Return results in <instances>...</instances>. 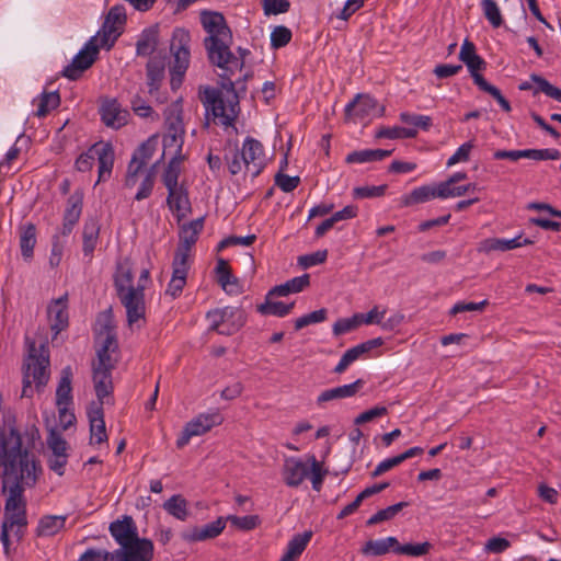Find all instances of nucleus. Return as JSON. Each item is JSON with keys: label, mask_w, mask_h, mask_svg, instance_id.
Returning <instances> with one entry per match:
<instances>
[{"label": "nucleus", "mask_w": 561, "mask_h": 561, "mask_svg": "<svg viewBox=\"0 0 561 561\" xmlns=\"http://www.w3.org/2000/svg\"><path fill=\"white\" fill-rule=\"evenodd\" d=\"M183 160L184 156L182 152H174V156L167 164L162 174V183L167 190L180 185L179 178L181 175V164Z\"/></svg>", "instance_id": "37"}, {"label": "nucleus", "mask_w": 561, "mask_h": 561, "mask_svg": "<svg viewBox=\"0 0 561 561\" xmlns=\"http://www.w3.org/2000/svg\"><path fill=\"white\" fill-rule=\"evenodd\" d=\"M190 270V262L173 259L172 262V277L165 289V295L175 299L181 296L183 288L186 285L187 274Z\"/></svg>", "instance_id": "23"}, {"label": "nucleus", "mask_w": 561, "mask_h": 561, "mask_svg": "<svg viewBox=\"0 0 561 561\" xmlns=\"http://www.w3.org/2000/svg\"><path fill=\"white\" fill-rule=\"evenodd\" d=\"M134 273L127 264H118L116 274L114 276V286L117 296L126 294L129 290H135L137 287L133 285Z\"/></svg>", "instance_id": "40"}, {"label": "nucleus", "mask_w": 561, "mask_h": 561, "mask_svg": "<svg viewBox=\"0 0 561 561\" xmlns=\"http://www.w3.org/2000/svg\"><path fill=\"white\" fill-rule=\"evenodd\" d=\"M432 545L427 541L422 543H405L401 545L399 541L396 545L394 553L409 557H422L430 552Z\"/></svg>", "instance_id": "51"}, {"label": "nucleus", "mask_w": 561, "mask_h": 561, "mask_svg": "<svg viewBox=\"0 0 561 561\" xmlns=\"http://www.w3.org/2000/svg\"><path fill=\"white\" fill-rule=\"evenodd\" d=\"M360 321H359V318H358V314L355 313L353 317L351 318H342V319H339L334 324H333V334L335 336H339V335H342V334H345V333H348L353 330H355L356 328H358L360 325Z\"/></svg>", "instance_id": "60"}, {"label": "nucleus", "mask_w": 561, "mask_h": 561, "mask_svg": "<svg viewBox=\"0 0 561 561\" xmlns=\"http://www.w3.org/2000/svg\"><path fill=\"white\" fill-rule=\"evenodd\" d=\"M481 8L484 18L494 28H497L503 24V18L500 8L494 0H482Z\"/></svg>", "instance_id": "52"}, {"label": "nucleus", "mask_w": 561, "mask_h": 561, "mask_svg": "<svg viewBox=\"0 0 561 561\" xmlns=\"http://www.w3.org/2000/svg\"><path fill=\"white\" fill-rule=\"evenodd\" d=\"M198 236L194 234L190 230H184L181 228L180 231V243L175 250L174 257L176 260L182 259L184 262H188L190 252L192 247L196 243Z\"/></svg>", "instance_id": "44"}, {"label": "nucleus", "mask_w": 561, "mask_h": 561, "mask_svg": "<svg viewBox=\"0 0 561 561\" xmlns=\"http://www.w3.org/2000/svg\"><path fill=\"white\" fill-rule=\"evenodd\" d=\"M289 7L288 0H263V10L266 15L286 13Z\"/></svg>", "instance_id": "61"}, {"label": "nucleus", "mask_w": 561, "mask_h": 561, "mask_svg": "<svg viewBox=\"0 0 561 561\" xmlns=\"http://www.w3.org/2000/svg\"><path fill=\"white\" fill-rule=\"evenodd\" d=\"M417 135V130L415 128L408 127H382L380 128L376 136L378 138H387V139H401V138H414Z\"/></svg>", "instance_id": "48"}, {"label": "nucleus", "mask_w": 561, "mask_h": 561, "mask_svg": "<svg viewBox=\"0 0 561 561\" xmlns=\"http://www.w3.org/2000/svg\"><path fill=\"white\" fill-rule=\"evenodd\" d=\"M42 468L35 455L23 445L21 434L13 427L0 432V481L1 494L5 497L1 526L7 534L13 531L21 541L27 526L26 489L35 486Z\"/></svg>", "instance_id": "2"}, {"label": "nucleus", "mask_w": 561, "mask_h": 561, "mask_svg": "<svg viewBox=\"0 0 561 561\" xmlns=\"http://www.w3.org/2000/svg\"><path fill=\"white\" fill-rule=\"evenodd\" d=\"M164 78V62L161 59L152 58L147 64V83L149 94L156 95L157 101L163 103L165 98L159 95V87Z\"/></svg>", "instance_id": "27"}, {"label": "nucleus", "mask_w": 561, "mask_h": 561, "mask_svg": "<svg viewBox=\"0 0 561 561\" xmlns=\"http://www.w3.org/2000/svg\"><path fill=\"white\" fill-rule=\"evenodd\" d=\"M163 510L179 520H186L190 511L187 501L180 494L172 495L163 503Z\"/></svg>", "instance_id": "43"}, {"label": "nucleus", "mask_w": 561, "mask_h": 561, "mask_svg": "<svg viewBox=\"0 0 561 561\" xmlns=\"http://www.w3.org/2000/svg\"><path fill=\"white\" fill-rule=\"evenodd\" d=\"M90 423V444H102L107 440L104 410L100 404H90L87 411Z\"/></svg>", "instance_id": "21"}, {"label": "nucleus", "mask_w": 561, "mask_h": 561, "mask_svg": "<svg viewBox=\"0 0 561 561\" xmlns=\"http://www.w3.org/2000/svg\"><path fill=\"white\" fill-rule=\"evenodd\" d=\"M49 379V354L44 345L36 348L35 343L30 345L28 355L23 364L22 397H32V383L37 390L44 388Z\"/></svg>", "instance_id": "3"}, {"label": "nucleus", "mask_w": 561, "mask_h": 561, "mask_svg": "<svg viewBox=\"0 0 561 561\" xmlns=\"http://www.w3.org/2000/svg\"><path fill=\"white\" fill-rule=\"evenodd\" d=\"M268 298L270 297H266V301L257 307V311L261 314L285 317L291 311L294 307V302L284 304L282 301H270Z\"/></svg>", "instance_id": "47"}, {"label": "nucleus", "mask_w": 561, "mask_h": 561, "mask_svg": "<svg viewBox=\"0 0 561 561\" xmlns=\"http://www.w3.org/2000/svg\"><path fill=\"white\" fill-rule=\"evenodd\" d=\"M93 383L98 401L90 404H100L103 408L104 404L113 402L112 371L93 370Z\"/></svg>", "instance_id": "24"}, {"label": "nucleus", "mask_w": 561, "mask_h": 561, "mask_svg": "<svg viewBox=\"0 0 561 561\" xmlns=\"http://www.w3.org/2000/svg\"><path fill=\"white\" fill-rule=\"evenodd\" d=\"M520 236L513 239L488 238L482 240L478 245L480 253L489 254L493 251H510L519 248Z\"/></svg>", "instance_id": "35"}, {"label": "nucleus", "mask_w": 561, "mask_h": 561, "mask_svg": "<svg viewBox=\"0 0 561 561\" xmlns=\"http://www.w3.org/2000/svg\"><path fill=\"white\" fill-rule=\"evenodd\" d=\"M299 183H300L299 176H289L282 172H278L275 175V184L285 193L293 192L295 188H297Z\"/></svg>", "instance_id": "63"}, {"label": "nucleus", "mask_w": 561, "mask_h": 561, "mask_svg": "<svg viewBox=\"0 0 561 561\" xmlns=\"http://www.w3.org/2000/svg\"><path fill=\"white\" fill-rule=\"evenodd\" d=\"M145 286L137 285V289L129 290L126 294L117 296L121 304L126 309L128 325L137 323L139 320L145 318L146 304H145Z\"/></svg>", "instance_id": "15"}, {"label": "nucleus", "mask_w": 561, "mask_h": 561, "mask_svg": "<svg viewBox=\"0 0 561 561\" xmlns=\"http://www.w3.org/2000/svg\"><path fill=\"white\" fill-rule=\"evenodd\" d=\"M126 23V12L123 5L112 7L105 20L96 33V43L106 49H111L123 33Z\"/></svg>", "instance_id": "7"}, {"label": "nucleus", "mask_w": 561, "mask_h": 561, "mask_svg": "<svg viewBox=\"0 0 561 561\" xmlns=\"http://www.w3.org/2000/svg\"><path fill=\"white\" fill-rule=\"evenodd\" d=\"M36 244V227L34 224H26L21 228L20 248L24 260L33 257V250Z\"/></svg>", "instance_id": "41"}, {"label": "nucleus", "mask_w": 561, "mask_h": 561, "mask_svg": "<svg viewBox=\"0 0 561 561\" xmlns=\"http://www.w3.org/2000/svg\"><path fill=\"white\" fill-rule=\"evenodd\" d=\"M100 113L102 122L107 127L115 129L126 125L129 115L116 100L105 101L101 106Z\"/></svg>", "instance_id": "25"}, {"label": "nucleus", "mask_w": 561, "mask_h": 561, "mask_svg": "<svg viewBox=\"0 0 561 561\" xmlns=\"http://www.w3.org/2000/svg\"><path fill=\"white\" fill-rule=\"evenodd\" d=\"M439 183L436 186L423 185L414 188L410 194L402 197V206H412L438 198Z\"/></svg>", "instance_id": "33"}, {"label": "nucleus", "mask_w": 561, "mask_h": 561, "mask_svg": "<svg viewBox=\"0 0 561 561\" xmlns=\"http://www.w3.org/2000/svg\"><path fill=\"white\" fill-rule=\"evenodd\" d=\"M217 280L222 289L229 295L240 293L238 279L232 275L229 264L226 260L219 259L216 265Z\"/></svg>", "instance_id": "30"}, {"label": "nucleus", "mask_w": 561, "mask_h": 561, "mask_svg": "<svg viewBox=\"0 0 561 561\" xmlns=\"http://www.w3.org/2000/svg\"><path fill=\"white\" fill-rule=\"evenodd\" d=\"M157 144V136H151L134 151L127 168L125 186L134 187L137 184L138 174L153 156Z\"/></svg>", "instance_id": "11"}, {"label": "nucleus", "mask_w": 561, "mask_h": 561, "mask_svg": "<svg viewBox=\"0 0 561 561\" xmlns=\"http://www.w3.org/2000/svg\"><path fill=\"white\" fill-rule=\"evenodd\" d=\"M164 127V150L174 148V152H182L185 128L183 124V108L181 100H176L165 108Z\"/></svg>", "instance_id": "6"}, {"label": "nucleus", "mask_w": 561, "mask_h": 561, "mask_svg": "<svg viewBox=\"0 0 561 561\" xmlns=\"http://www.w3.org/2000/svg\"><path fill=\"white\" fill-rule=\"evenodd\" d=\"M328 311L324 308H321L319 310L312 311L308 314H305L295 321V329L301 330L305 327H308L313 323H320L323 322L327 319Z\"/></svg>", "instance_id": "59"}, {"label": "nucleus", "mask_w": 561, "mask_h": 561, "mask_svg": "<svg viewBox=\"0 0 561 561\" xmlns=\"http://www.w3.org/2000/svg\"><path fill=\"white\" fill-rule=\"evenodd\" d=\"M392 150L386 149H365L359 151L350 152L345 161L347 163H365L371 161H380L389 156H391Z\"/></svg>", "instance_id": "39"}, {"label": "nucleus", "mask_w": 561, "mask_h": 561, "mask_svg": "<svg viewBox=\"0 0 561 561\" xmlns=\"http://www.w3.org/2000/svg\"><path fill=\"white\" fill-rule=\"evenodd\" d=\"M377 113V101L367 94H358L351 103L345 106V116L347 119H366Z\"/></svg>", "instance_id": "17"}, {"label": "nucleus", "mask_w": 561, "mask_h": 561, "mask_svg": "<svg viewBox=\"0 0 561 561\" xmlns=\"http://www.w3.org/2000/svg\"><path fill=\"white\" fill-rule=\"evenodd\" d=\"M83 206V194L79 191H76L73 194L69 196L67 199V206L64 213L62 221L77 225Z\"/></svg>", "instance_id": "42"}, {"label": "nucleus", "mask_w": 561, "mask_h": 561, "mask_svg": "<svg viewBox=\"0 0 561 561\" xmlns=\"http://www.w3.org/2000/svg\"><path fill=\"white\" fill-rule=\"evenodd\" d=\"M60 104V95L55 92H43L38 98L37 110L35 115L38 117L46 116L51 110L58 107Z\"/></svg>", "instance_id": "45"}, {"label": "nucleus", "mask_w": 561, "mask_h": 561, "mask_svg": "<svg viewBox=\"0 0 561 561\" xmlns=\"http://www.w3.org/2000/svg\"><path fill=\"white\" fill-rule=\"evenodd\" d=\"M100 47L101 46L96 43V36H92L73 57L72 61L65 67L62 75L70 80L79 79L96 60Z\"/></svg>", "instance_id": "10"}, {"label": "nucleus", "mask_w": 561, "mask_h": 561, "mask_svg": "<svg viewBox=\"0 0 561 561\" xmlns=\"http://www.w3.org/2000/svg\"><path fill=\"white\" fill-rule=\"evenodd\" d=\"M159 42V26L153 25L148 28H145L139 39L136 43V53L138 56H149L151 55Z\"/></svg>", "instance_id": "32"}, {"label": "nucleus", "mask_w": 561, "mask_h": 561, "mask_svg": "<svg viewBox=\"0 0 561 561\" xmlns=\"http://www.w3.org/2000/svg\"><path fill=\"white\" fill-rule=\"evenodd\" d=\"M312 537V531H305L302 534L295 535L288 542L286 551L282 557L280 561H295L306 549Z\"/></svg>", "instance_id": "36"}, {"label": "nucleus", "mask_w": 561, "mask_h": 561, "mask_svg": "<svg viewBox=\"0 0 561 561\" xmlns=\"http://www.w3.org/2000/svg\"><path fill=\"white\" fill-rule=\"evenodd\" d=\"M530 80L536 84V88L534 89V94L542 92L547 96L561 102V89L552 85L548 80L538 75H531Z\"/></svg>", "instance_id": "50"}, {"label": "nucleus", "mask_w": 561, "mask_h": 561, "mask_svg": "<svg viewBox=\"0 0 561 561\" xmlns=\"http://www.w3.org/2000/svg\"><path fill=\"white\" fill-rule=\"evenodd\" d=\"M224 416L218 410L207 413H201L190 422H187L176 439L179 449L185 447L192 437L201 436L209 432L213 427L220 425Z\"/></svg>", "instance_id": "8"}, {"label": "nucleus", "mask_w": 561, "mask_h": 561, "mask_svg": "<svg viewBox=\"0 0 561 561\" xmlns=\"http://www.w3.org/2000/svg\"><path fill=\"white\" fill-rule=\"evenodd\" d=\"M240 152L245 170L253 178L257 176L265 167L263 145L254 138L247 137Z\"/></svg>", "instance_id": "13"}, {"label": "nucleus", "mask_w": 561, "mask_h": 561, "mask_svg": "<svg viewBox=\"0 0 561 561\" xmlns=\"http://www.w3.org/2000/svg\"><path fill=\"white\" fill-rule=\"evenodd\" d=\"M72 369L70 366H66L61 370L58 387L56 389V405H70L72 403Z\"/></svg>", "instance_id": "34"}, {"label": "nucleus", "mask_w": 561, "mask_h": 561, "mask_svg": "<svg viewBox=\"0 0 561 561\" xmlns=\"http://www.w3.org/2000/svg\"><path fill=\"white\" fill-rule=\"evenodd\" d=\"M100 228V222L94 217L88 218L84 221L82 231V251L85 256H92L99 241Z\"/></svg>", "instance_id": "29"}, {"label": "nucleus", "mask_w": 561, "mask_h": 561, "mask_svg": "<svg viewBox=\"0 0 561 561\" xmlns=\"http://www.w3.org/2000/svg\"><path fill=\"white\" fill-rule=\"evenodd\" d=\"M229 313H232L229 308L208 311L206 317L209 320L210 329L217 331L220 334H228V332L221 329V325L226 321Z\"/></svg>", "instance_id": "57"}, {"label": "nucleus", "mask_w": 561, "mask_h": 561, "mask_svg": "<svg viewBox=\"0 0 561 561\" xmlns=\"http://www.w3.org/2000/svg\"><path fill=\"white\" fill-rule=\"evenodd\" d=\"M409 505L408 502H399L397 504L390 505L386 508L378 511L376 514L370 516L366 520L367 526H373L386 520L392 519L398 513H400L404 507Z\"/></svg>", "instance_id": "46"}, {"label": "nucleus", "mask_w": 561, "mask_h": 561, "mask_svg": "<svg viewBox=\"0 0 561 561\" xmlns=\"http://www.w3.org/2000/svg\"><path fill=\"white\" fill-rule=\"evenodd\" d=\"M226 517H218L216 520L203 526H195L182 534L183 540L197 542L218 537L226 528Z\"/></svg>", "instance_id": "16"}, {"label": "nucleus", "mask_w": 561, "mask_h": 561, "mask_svg": "<svg viewBox=\"0 0 561 561\" xmlns=\"http://www.w3.org/2000/svg\"><path fill=\"white\" fill-rule=\"evenodd\" d=\"M382 344L383 340L381 337H376L348 348L342 355L340 362L335 366L334 373L342 374L352 363L357 360L363 354L368 353L373 348L381 346Z\"/></svg>", "instance_id": "22"}, {"label": "nucleus", "mask_w": 561, "mask_h": 561, "mask_svg": "<svg viewBox=\"0 0 561 561\" xmlns=\"http://www.w3.org/2000/svg\"><path fill=\"white\" fill-rule=\"evenodd\" d=\"M67 302L68 295L65 294L58 299L53 300L47 308L50 329L55 334L60 333L69 324Z\"/></svg>", "instance_id": "20"}, {"label": "nucleus", "mask_w": 561, "mask_h": 561, "mask_svg": "<svg viewBox=\"0 0 561 561\" xmlns=\"http://www.w3.org/2000/svg\"><path fill=\"white\" fill-rule=\"evenodd\" d=\"M201 23L208 34L204 39V46L209 61L220 68V85L231 94L224 99L221 91L205 87L199 92V99L218 124L228 127L232 126L239 111V94L245 93V82L252 78V73H245L242 80L233 81L231 77L242 70L243 61L239 60L230 49L233 42L232 32L227 24L222 13L216 11H202Z\"/></svg>", "instance_id": "1"}, {"label": "nucleus", "mask_w": 561, "mask_h": 561, "mask_svg": "<svg viewBox=\"0 0 561 561\" xmlns=\"http://www.w3.org/2000/svg\"><path fill=\"white\" fill-rule=\"evenodd\" d=\"M474 188V184L456 186L455 184L439 183L438 198L459 197Z\"/></svg>", "instance_id": "54"}, {"label": "nucleus", "mask_w": 561, "mask_h": 561, "mask_svg": "<svg viewBox=\"0 0 561 561\" xmlns=\"http://www.w3.org/2000/svg\"><path fill=\"white\" fill-rule=\"evenodd\" d=\"M78 561H112V552L89 548L80 556Z\"/></svg>", "instance_id": "64"}, {"label": "nucleus", "mask_w": 561, "mask_h": 561, "mask_svg": "<svg viewBox=\"0 0 561 561\" xmlns=\"http://www.w3.org/2000/svg\"><path fill=\"white\" fill-rule=\"evenodd\" d=\"M291 37L293 33L288 27L278 25L271 33V46L274 49L282 48L291 41Z\"/></svg>", "instance_id": "56"}, {"label": "nucleus", "mask_w": 561, "mask_h": 561, "mask_svg": "<svg viewBox=\"0 0 561 561\" xmlns=\"http://www.w3.org/2000/svg\"><path fill=\"white\" fill-rule=\"evenodd\" d=\"M479 89L492 95L503 111L510 112L512 110L510 102L503 96L501 91L495 85L489 83L485 79H479Z\"/></svg>", "instance_id": "58"}, {"label": "nucleus", "mask_w": 561, "mask_h": 561, "mask_svg": "<svg viewBox=\"0 0 561 561\" xmlns=\"http://www.w3.org/2000/svg\"><path fill=\"white\" fill-rule=\"evenodd\" d=\"M167 205L172 213H175L178 221L192 211L188 191L184 184L168 190Z\"/></svg>", "instance_id": "18"}, {"label": "nucleus", "mask_w": 561, "mask_h": 561, "mask_svg": "<svg viewBox=\"0 0 561 561\" xmlns=\"http://www.w3.org/2000/svg\"><path fill=\"white\" fill-rule=\"evenodd\" d=\"M400 121L407 125L412 126L411 128H421L427 130L432 126V118L426 115L411 114L403 112L400 114Z\"/></svg>", "instance_id": "53"}, {"label": "nucleus", "mask_w": 561, "mask_h": 561, "mask_svg": "<svg viewBox=\"0 0 561 561\" xmlns=\"http://www.w3.org/2000/svg\"><path fill=\"white\" fill-rule=\"evenodd\" d=\"M103 337L101 346L96 350L98 360L92 364V370L113 371L116 366L117 359L113 357L118 351V342L114 330L104 325L100 331L99 337Z\"/></svg>", "instance_id": "9"}, {"label": "nucleus", "mask_w": 561, "mask_h": 561, "mask_svg": "<svg viewBox=\"0 0 561 561\" xmlns=\"http://www.w3.org/2000/svg\"><path fill=\"white\" fill-rule=\"evenodd\" d=\"M108 530L121 547L133 543L138 537L137 526L131 516L124 515L122 519L110 524Z\"/></svg>", "instance_id": "19"}, {"label": "nucleus", "mask_w": 561, "mask_h": 561, "mask_svg": "<svg viewBox=\"0 0 561 561\" xmlns=\"http://www.w3.org/2000/svg\"><path fill=\"white\" fill-rule=\"evenodd\" d=\"M364 386L363 379H357L350 385H343L322 391L317 398V404L322 407L324 403L354 397Z\"/></svg>", "instance_id": "26"}, {"label": "nucleus", "mask_w": 561, "mask_h": 561, "mask_svg": "<svg viewBox=\"0 0 561 561\" xmlns=\"http://www.w3.org/2000/svg\"><path fill=\"white\" fill-rule=\"evenodd\" d=\"M153 185H154V173H153V170L151 169L150 171L147 172L146 176L141 181L138 192L135 195V199L142 201V199L148 198L152 193Z\"/></svg>", "instance_id": "62"}, {"label": "nucleus", "mask_w": 561, "mask_h": 561, "mask_svg": "<svg viewBox=\"0 0 561 561\" xmlns=\"http://www.w3.org/2000/svg\"><path fill=\"white\" fill-rule=\"evenodd\" d=\"M226 519L241 530H252L260 525V517L257 515H228Z\"/></svg>", "instance_id": "55"}, {"label": "nucleus", "mask_w": 561, "mask_h": 561, "mask_svg": "<svg viewBox=\"0 0 561 561\" xmlns=\"http://www.w3.org/2000/svg\"><path fill=\"white\" fill-rule=\"evenodd\" d=\"M309 458L304 461L299 457L288 456L284 458L280 474L288 488H298L309 477Z\"/></svg>", "instance_id": "14"}, {"label": "nucleus", "mask_w": 561, "mask_h": 561, "mask_svg": "<svg viewBox=\"0 0 561 561\" xmlns=\"http://www.w3.org/2000/svg\"><path fill=\"white\" fill-rule=\"evenodd\" d=\"M190 32L183 27H176L173 30L170 51L173 56V65L170 68L171 73V88L176 90L183 82L184 75L190 66Z\"/></svg>", "instance_id": "4"}, {"label": "nucleus", "mask_w": 561, "mask_h": 561, "mask_svg": "<svg viewBox=\"0 0 561 561\" xmlns=\"http://www.w3.org/2000/svg\"><path fill=\"white\" fill-rule=\"evenodd\" d=\"M95 159L99 164L98 182L106 181L111 176L114 164V150L111 144H94L88 151L78 157L76 169L80 172H87L92 169Z\"/></svg>", "instance_id": "5"}, {"label": "nucleus", "mask_w": 561, "mask_h": 561, "mask_svg": "<svg viewBox=\"0 0 561 561\" xmlns=\"http://www.w3.org/2000/svg\"><path fill=\"white\" fill-rule=\"evenodd\" d=\"M309 478L311 480L312 489L319 492L328 471L323 469L322 463L318 461L313 455L309 456Z\"/></svg>", "instance_id": "49"}, {"label": "nucleus", "mask_w": 561, "mask_h": 561, "mask_svg": "<svg viewBox=\"0 0 561 561\" xmlns=\"http://www.w3.org/2000/svg\"><path fill=\"white\" fill-rule=\"evenodd\" d=\"M398 539L396 537H387L383 539L368 540L362 548V552L367 556L379 557L388 552H394Z\"/></svg>", "instance_id": "38"}, {"label": "nucleus", "mask_w": 561, "mask_h": 561, "mask_svg": "<svg viewBox=\"0 0 561 561\" xmlns=\"http://www.w3.org/2000/svg\"><path fill=\"white\" fill-rule=\"evenodd\" d=\"M153 543L147 538H137L133 543L112 551V561H151Z\"/></svg>", "instance_id": "12"}, {"label": "nucleus", "mask_w": 561, "mask_h": 561, "mask_svg": "<svg viewBox=\"0 0 561 561\" xmlns=\"http://www.w3.org/2000/svg\"><path fill=\"white\" fill-rule=\"evenodd\" d=\"M309 284H310L309 274H304L301 276L294 277L284 284L273 287L268 291L267 297H272V296L285 297L289 294L300 293L306 287H308Z\"/></svg>", "instance_id": "31"}, {"label": "nucleus", "mask_w": 561, "mask_h": 561, "mask_svg": "<svg viewBox=\"0 0 561 561\" xmlns=\"http://www.w3.org/2000/svg\"><path fill=\"white\" fill-rule=\"evenodd\" d=\"M67 515H44L39 518L35 535L37 537H53L66 526Z\"/></svg>", "instance_id": "28"}]
</instances>
